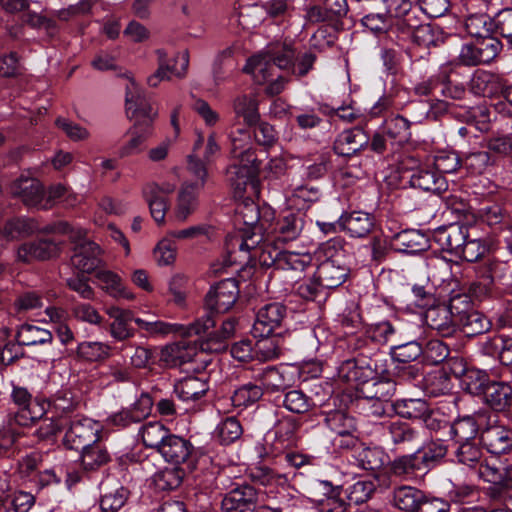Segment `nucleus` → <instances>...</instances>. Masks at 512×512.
Listing matches in <instances>:
<instances>
[{"instance_id": "1", "label": "nucleus", "mask_w": 512, "mask_h": 512, "mask_svg": "<svg viewBox=\"0 0 512 512\" xmlns=\"http://www.w3.org/2000/svg\"><path fill=\"white\" fill-rule=\"evenodd\" d=\"M259 243L260 237H255V234H235L226 238V247L232 262L249 259V251L254 250V256H258L263 266L275 267L282 251L278 246L279 242L275 240L274 243H265L258 248Z\"/></svg>"}, {"instance_id": "2", "label": "nucleus", "mask_w": 512, "mask_h": 512, "mask_svg": "<svg viewBox=\"0 0 512 512\" xmlns=\"http://www.w3.org/2000/svg\"><path fill=\"white\" fill-rule=\"evenodd\" d=\"M62 231L69 233L70 239L75 243L74 253L71 257L75 268L83 273H92L103 266L102 250L95 242L86 238V231L71 228L67 223L62 224Z\"/></svg>"}, {"instance_id": "3", "label": "nucleus", "mask_w": 512, "mask_h": 512, "mask_svg": "<svg viewBox=\"0 0 512 512\" xmlns=\"http://www.w3.org/2000/svg\"><path fill=\"white\" fill-rule=\"evenodd\" d=\"M344 479L338 464L325 463L322 466V512H345Z\"/></svg>"}, {"instance_id": "4", "label": "nucleus", "mask_w": 512, "mask_h": 512, "mask_svg": "<svg viewBox=\"0 0 512 512\" xmlns=\"http://www.w3.org/2000/svg\"><path fill=\"white\" fill-rule=\"evenodd\" d=\"M467 304V295L453 296L449 304L430 305L425 312L426 325L441 337H452L457 332L456 310Z\"/></svg>"}, {"instance_id": "5", "label": "nucleus", "mask_w": 512, "mask_h": 512, "mask_svg": "<svg viewBox=\"0 0 512 512\" xmlns=\"http://www.w3.org/2000/svg\"><path fill=\"white\" fill-rule=\"evenodd\" d=\"M406 169L403 178H408L411 187L440 194L446 192L448 183L444 176L438 174L428 165H419L410 157L403 163Z\"/></svg>"}, {"instance_id": "6", "label": "nucleus", "mask_w": 512, "mask_h": 512, "mask_svg": "<svg viewBox=\"0 0 512 512\" xmlns=\"http://www.w3.org/2000/svg\"><path fill=\"white\" fill-rule=\"evenodd\" d=\"M130 80V86L126 90V113L128 117L134 121L135 125H141L153 128V122L156 119L158 113L149 100L146 97L144 91H142L134 79L127 76Z\"/></svg>"}, {"instance_id": "7", "label": "nucleus", "mask_w": 512, "mask_h": 512, "mask_svg": "<svg viewBox=\"0 0 512 512\" xmlns=\"http://www.w3.org/2000/svg\"><path fill=\"white\" fill-rule=\"evenodd\" d=\"M502 49V43L497 38L478 39L475 42L462 45L458 62L463 66H478L494 60Z\"/></svg>"}, {"instance_id": "8", "label": "nucleus", "mask_w": 512, "mask_h": 512, "mask_svg": "<svg viewBox=\"0 0 512 512\" xmlns=\"http://www.w3.org/2000/svg\"><path fill=\"white\" fill-rule=\"evenodd\" d=\"M102 429L101 423L91 418L75 419L71 421L63 443L68 449L81 450L101 440Z\"/></svg>"}, {"instance_id": "9", "label": "nucleus", "mask_w": 512, "mask_h": 512, "mask_svg": "<svg viewBox=\"0 0 512 512\" xmlns=\"http://www.w3.org/2000/svg\"><path fill=\"white\" fill-rule=\"evenodd\" d=\"M342 404L343 401L339 394L331 395L327 401L322 403V415H325L324 422L328 428L324 435L325 440L336 434L356 431L355 419L341 408Z\"/></svg>"}, {"instance_id": "10", "label": "nucleus", "mask_w": 512, "mask_h": 512, "mask_svg": "<svg viewBox=\"0 0 512 512\" xmlns=\"http://www.w3.org/2000/svg\"><path fill=\"white\" fill-rule=\"evenodd\" d=\"M238 297V281L227 278L209 289L205 296V306L211 312L225 313L234 306Z\"/></svg>"}, {"instance_id": "11", "label": "nucleus", "mask_w": 512, "mask_h": 512, "mask_svg": "<svg viewBox=\"0 0 512 512\" xmlns=\"http://www.w3.org/2000/svg\"><path fill=\"white\" fill-rule=\"evenodd\" d=\"M378 376L377 363L372 359L352 358L338 367L337 377L344 382H354L362 387Z\"/></svg>"}, {"instance_id": "12", "label": "nucleus", "mask_w": 512, "mask_h": 512, "mask_svg": "<svg viewBox=\"0 0 512 512\" xmlns=\"http://www.w3.org/2000/svg\"><path fill=\"white\" fill-rule=\"evenodd\" d=\"M258 498L259 494L252 485L239 484L224 495L221 509L223 512H254Z\"/></svg>"}, {"instance_id": "13", "label": "nucleus", "mask_w": 512, "mask_h": 512, "mask_svg": "<svg viewBox=\"0 0 512 512\" xmlns=\"http://www.w3.org/2000/svg\"><path fill=\"white\" fill-rule=\"evenodd\" d=\"M347 11L346 0H324L322 3V38L327 46L331 47L335 43L342 27L341 18Z\"/></svg>"}, {"instance_id": "14", "label": "nucleus", "mask_w": 512, "mask_h": 512, "mask_svg": "<svg viewBox=\"0 0 512 512\" xmlns=\"http://www.w3.org/2000/svg\"><path fill=\"white\" fill-rule=\"evenodd\" d=\"M353 459L358 467L373 473L378 485H389V477L380 471L388 461V456L383 449L379 447H362L353 455Z\"/></svg>"}, {"instance_id": "15", "label": "nucleus", "mask_w": 512, "mask_h": 512, "mask_svg": "<svg viewBox=\"0 0 512 512\" xmlns=\"http://www.w3.org/2000/svg\"><path fill=\"white\" fill-rule=\"evenodd\" d=\"M286 308L279 302L265 304L256 314L253 324L254 336H269L281 327L286 317Z\"/></svg>"}, {"instance_id": "16", "label": "nucleus", "mask_w": 512, "mask_h": 512, "mask_svg": "<svg viewBox=\"0 0 512 512\" xmlns=\"http://www.w3.org/2000/svg\"><path fill=\"white\" fill-rule=\"evenodd\" d=\"M456 323L468 337L487 333L492 328L491 320L483 313L470 307V301L456 310Z\"/></svg>"}, {"instance_id": "17", "label": "nucleus", "mask_w": 512, "mask_h": 512, "mask_svg": "<svg viewBox=\"0 0 512 512\" xmlns=\"http://www.w3.org/2000/svg\"><path fill=\"white\" fill-rule=\"evenodd\" d=\"M10 190L28 207L48 208L47 204L42 205L44 188L36 178L21 175L11 184Z\"/></svg>"}, {"instance_id": "18", "label": "nucleus", "mask_w": 512, "mask_h": 512, "mask_svg": "<svg viewBox=\"0 0 512 512\" xmlns=\"http://www.w3.org/2000/svg\"><path fill=\"white\" fill-rule=\"evenodd\" d=\"M467 238L468 227L458 223L438 227L433 232V240L438 246L455 256H459Z\"/></svg>"}, {"instance_id": "19", "label": "nucleus", "mask_w": 512, "mask_h": 512, "mask_svg": "<svg viewBox=\"0 0 512 512\" xmlns=\"http://www.w3.org/2000/svg\"><path fill=\"white\" fill-rule=\"evenodd\" d=\"M480 444L491 454H507L512 450V429L503 425L488 426L481 431Z\"/></svg>"}, {"instance_id": "20", "label": "nucleus", "mask_w": 512, "mask_h": 512, "mask_svg": "<svg viewBox=\"0 0 512 512\" xmlns=\"http://www.w3.org/2000/svg\"><path fill=\"white\" fill-rule=\"evenodd\" d=\"M370 141L369 134L361 126L343 131L333 144L334 152L339 156L351 157L365 149Z\"/></svg>"}, {"instance_id": "21", "label": "nucleus", "mask_w": 512, "mask_h": 512, "mask_svg": "<svg viewBox=\"0 0 512 512\" xmlns=\"http://www.w3.org/2000/svg\"><path fill=\"white\" fill-rule=\"evenodd\" d=\"M257 170L256 159H249L242 163L234 161L227 168V179L234 190L235 197L242 198L246 187L253 186V178L256 176Z\"/></svg>"}, {"instance_id": "22", "label": "nucleus", "mask_w": 512, "mask_h": 512, "mask_svg": "<svg viewBox=\"0 0 512 512\" xmlns=\"http://www.w3.org/2000/svg\"><path fill=\"white\" fill-rule=\"evenodd\" d=\"M255 379L261 383V387L269 392H280L293 386L295 374L291 367H266L257 373Z\"/></svg>"}, {"instance_id": "23", "label": "nucleus", "mask_w": 512, "mask_h": 512, "mask_svg": "<svg viewBox=\"0 0 512 512\" xmlns=\"http://www.w3.org/2000/svg\"><path fill=\"white\" fill-rule=\"evenodd\" d=\"M481 396L483 402L497 413H505L512 407V386L508 382L491 380Z\"/></svg>"}, {"instance_id": "24", "label": "nucleus", "mask_w": 512, "mask_h": 512, "mask_svg": "<svg viewBox=\"0 0 512 512\" xmlns=\"http://www.w3.org/2000/svg\"><path fill=\"white\" fill-rule=\"evenodd\" d=\"M390 246L392 250L405 254H417L430 247L428 237L415 229H406L393 235Z\"/></svg>"}, {"instance_id": "25", "label": "nucleus", "mask_w": 512, "mask_h": 512, "mask_svg": "<svg viewBox=\"0 0 512 512\" xmlns=\"http://www.w3.org/2000/svg\"><path fill=\"white\" fill-rule=\"evenodd\" d=\"M100 508L102 512H118L127 502L130 492L114 478L101 483Z\"/></svg>"}, {"instance_id": "26", "label": "nucleus", "mask_w": 512, "mask_h": 512, "mask_svg": "<svg viewBox=\"0 0 512 512\" xmlns=\"http://www.w3.org/2000/svg\"><path fill=\"white\" fill-rule=\"evenodd\" d=\"M174 190L173 186L160 187L149 183L143 188V196L149 206L152 218L157 223H163L168 210L167 195Z\"/></svg>"}, {"instance_id": "27", "label": "nucleus", "mask_w": 512, "mask_h": 512, "mask_svg": "<svg viewBox=\"0 0 512 512\" xmlns=\"http://www.w3.org/2000/svg\"><path fill=\"white\" fill-rule=\"evenodd\" d=\"M340 219L339 225L351 237L364 238L375 228V218L367 212L353 211L346 216L341 215Z\"/></svg>"}, {"instance_id": "28", "label": "nucleus", "mask_w": 512, "mask_h": 512, "mask_svg": "<svg viewBox=\"0 0 512 512\" xmlns=\"http://www.w3.org/2000/svg\"><path fill=\"white\" fill-rule=\"evenodd\" d=\"M197 355V347L194 343L181 340L166 345L161 351V361L167 366L177 367L191 362Z\"/></svg>"}, {"instance_id": "29", "label": "nucleus", "mask_w": 512, "mask_h": 512, "mask_svg": "<svg viewBox=\"0 0 512 512\" xmlns=\"http://www.w3.org/2000/svg\"><path fill=\"white\" fill-rule=\"evenodd\" d=\"M107 315L113 319L110 324V335L118 341H125L134 336L135 331L129 323L133 318L130 310L122 309L118 306H110L106 309Z\"/></svg>"}, {"instance_id": "30", "label": "nucleus", "mask_w": 512, "mask_h": 512, "mask_svg": "<svg viewBox=\"0 0 512 512\" xmlns=\"http://www.w3.org/2000/svg\"><path fill=\"white\" fill-rule=\"evenodd\" d=\"M386 429L391 441L396 446L412 449L420 444L419 431L409 423L402 421L388 422Z\"/></svg>"}, {"instance_id": "31", "label": "nucleus", "mask_w": 512, "mask_h": 512, "mask_svg": "<svg viewBox=\"0 0 512 512\" xmlns=\"http://www.w3.org/2000/svg\"><path fill=\"white\" fill-rule=\"evenodd\" d=\"M99 286L115 299L133 300L135 295L122 283L121 277L115 272L100 267L95 271Z\"/></svg>"}, {"instance_id": "32", "label": "nucleus", "mask_w": 512, "mask_h": 512, "mask_svg": "<svg viewBox=\"0 0 512 512\" xmlns=\"http://www.w3.org/2000/svg\"><path fill=\"white\" fill-rule=\"evenodd\" d=\"M297 422L294 418L284 417L275 424L272 433L274 440L272 442L273 450L280 453L296 444Z\"/></svg>"}, {"instance_id": "33", "label": "nucleus", "mask_w": 512, "mask_h": 512, "mask_svg": "<svg viewBox=\"0 0 512 512\" xmlns=\"http://www.w3.org/2000/svg\"><path fill=\"white\" fill-rule=\"evenodd\" d=\"M191 451L192 445L187 439L170 434L158 452L167 462L178 465L188 459Z\"/></svg>"}, {"instance_id": "34", "label": "nucleus", "mask_w": 512, "mask_h": 512, "mask_svg": "<svg viewBox=\"0 0 512 512\" xmlns=\"http://www.w3.org/2000/svg\"><path fill=\"white\" fill-rule=\"evenodd\" d=\"M258 338L254 345V357L262 362L277 359L285 350V341L281 333Z\"/></svg>"}, {"instance_id": "35", "label": "nucleus", "mask_w": 512, "mask_h": 512, "mask_svg": "<svg viewBox=\"0 0 512 512\" xmlns=\"http://www.w3.org/2000/svg\"><path fill=\"white\" fill-rule=\"evenodd\" d=\"M359 394L373 401H389L396 392V382L389 378H378L371 380L362 387H357Z\"/></svg>"}, {"instance_id": "36", "label": "nucleus", "mask_w": 512, "mask_h": 512, "mask_svg": "<svg viewBox=\"0 0 512 512\" xmlns=\"http://www.w3.org/2000/svg\"><path fill=\"white\" fill-rule=\"evenodd\" d=\"M110 461L111 455L101 440L81 449L80 463L85 471H96Z\"/></svg>"}, {"instance_id": "37", "label": "nucleus", "mask_w": 512, "mask_h": 512, "mask_svg": "<svg viewBox=\"0 0 512 512\" xmlns=\"http://www.w3.org/2000/svg\"><path fill=\"white\" fill-rule=\"evenodd\" d=\"M479 428L476 419L467 415L450 422L447 436L456 444L476 440Z\"/></svg>"}, {"instance_id": "38", "label": "nucleus", "mask_w": 512, "mask_h": 512, "mask_svg": "<svg viewBox=\"0 0 512 512\" xmlns=\"http://www.w3.org/2000/svg\"><path fill=\"white\" fill-rule=\"evenodd\" d=\"M469 87L472 93L481 96H492L503 89L500 77L486 70H476Z\"/></svg>"}, {"instance_id": "39", "label": "nucleus", "mask_w": 512, "mask_h": 512, "mask_svg": "<svg viewBox=\"0 0 512 512\" xmlns=\"http://www.w3.org/2000/svg\"><path fill=\"white\" fill-rule=\"evenodd\" d=\"M276 68L267 55L262 52L248 59L244 71L251 74L258 84H263L276 76Z\"/></svg>"}, {"instance_id": "40", "label": "nucleus", "mask_w": 512, "mask_h": 512, "mask_svg": "<svg viewBox=\"0 0 512 512\" xmlns=\"http://www.w3.org/2000/svg\"><path fill=\"white\" fill-rule=\"evenodd\" d=\"M208 383L195 376L186 377L174 385V392L182 401H196L208 391Z\"/></svg>"}, {"instance_id": "41", "label": "nucleus", "mask_w": 512, "mask_h": 512, "mask_svg": "<svg viewBox=\"0 0 512 512\" xmlns=\"http://www.w3.org/2000/svg\"><path fill=\"white\" fill-rule=\"evenodd\" d=\"M16 340L19 345L23 346L51 345L53 335L47 329L32 324H23L16 333Z\"/></svg>"}, {"instance_id": "42", "label": "nucleus", "mask_w": 512, "mask_h": 512, "mask_svg": "<svg viewBox=\"0 0 512 512\" xmlns=\"http://www.w3.org/2000/svg\"><path fill=\"white\" fill-rule=\"evenodd\" d=\"M424 492L412 486H400L393 492V503L396 508L405 512H417Z\"/></svg>"}, {"instance_id": "43", "label": "nucleus", "mask_w": 512, "mask_h": 512, "mask_svg": "<svg viewBox=\"0 0 512 512\" xmlns=\"http://www.w3.org/2000/svg\"><path fill=\"white\" fill-rule=\"evenodd\" d=\"M349 273L346 261L322 260V287L334 289L342 285Z\"/></svg>"}, {"instance_id": "44", "label": "nucleus", "mask_w": 512, "mask_h": 512, "mask_svg": "<svg viewBox=\"0 0 512 512\" xmlns=\"http://www.w3.org/2000/svg\"><path fill=\"white\" fill-rule=\"evenodd\" d=\"M42 230L32 218H13L6 222L1 234L7 240H15L28 237L37 231Z\"/></svg>"}, {"instance_id": "45", "label": "nucleus", "mask_w": 512, "mask_h": 512, "mask_svg": "<svg viewBox=\"0 0 512 512\" xmlns=\"http://www.w3.org/2000/svg\"><path fill=\"white\" fill-rule=\"evenodd\" d=\"M303 228V221L298 214L290 212L278 220L275 233L276 241L286 243L295 240Z\"/></svg>"}, {"instance_id": "46", "label": "nucleus", "mask_w": 512, "mask_h": 512, "mask_svg": "<svg viewBox=\"0 0 512 512\" xmlns=\"http://www.w3.org/2000/svg\"><path fill=\"white\" fill-rule=\"evenodd\" d=\"M411 122L402 115H395L385 120L383 132L393 142L403 145L411 137Z\"/></svg>"}, {"instance_id": "47", "label": "nucleus", "mask_w": 512, "mask_h": 512, "mask_svg": "<svg viewBox=\"0 0 512 512\" xmlns=\"http://www.w3.org/2000/svg\"><path fill=\"white\" fill-rule=\"evenodd\" d=\"M267 57L278 69L295 73V51L287 44L270 45L264 51Z\"/></svg>"}, {"instance_id": "48", "label": "nucleus", "mask_w": 512, "mask_h": 512, "mask_svg": "<svg viewBox=\"0 0 512 512\" xmlns=\"http://www.w3.org/2000/svg\"><path fill=\"white\" fill-rule=\"evenodd\" d=\"M480 441L476 440L459 443L454 456L456 462L469 468H477L483 460V451Z\"/></svg>"}, {"instance_id": "49", "label": "nucleus", "mask_w": 512, "mask_h": 512, "mask_svg": "<svg viewBox=\"0 0 512 512\" xmlns=\"http://www.w3.org/2000/svg\"><path fill=\"white\" fill-rule=\"evenodd\" d=\"M412 20L410 18L397 20V26L400 29L407 27L408 32L411 34V39L416 45L426 48L435 46L436 39L433 28L429 24L415 25L412 23Z\"/></svg>"}, {"instance_id": "50", "label": "nucleus", "mask_w": 512, "mask_h": 512, "mask_svg": "<svg viewBox=\"0 0 512 512\" xmlns=\"http://www.w3.org/2000/svg\"><path fill=\"white\" fill-rule=\"evenodd\" d=\"M202 188H196L189 182H186L178 195V203L175 211V216L180 221H185L189 215L197 207V196Z\"/></svg>"}, {"instance_id": "51", "label": "nucleus", "mask_w": 512, "mask_h": 512, "mask_svg": "<svg viewBox=\"0 0 512 512\" xmlns=\"http://www.w3.org/2000/svg\"><path fill=\"white\" fill-rule=\"evenodd\" d=\"M233 110L238 117H242L244 122L249 125H256L260 120L258 111V102L252 95H240L233 101Z\"/></svg>"}, {"instance_id": "52", "label": "nucleus", "mask_w": 512, "mask_h": 512, "mask_svg": "<svg viewBox=\"0 0 512 512\" xmlns=\"http://www.w3.org/2000/svg\"><path fill=\"white\" fill-rule=\"evenodd\" d=\"M393 411L406 419H422L427 414L429 405L423 399H398L391 404Z\"/></svg>"}, {"instance_id": "53", "label": "nucleus", "mask_w": 512, "mask_h": 512, "mask_svg": "<svg viewBox=\"0 0 512 512\" xmlns=\"http://www.w3.org/2000/svg\"><path fill=\"white\" fill-rule=\"evenodd\" d=\"M490 381L486 371L471 367L460 380V386L473 396H481Z\"/></svg>"}, {"instance_id": "54", "label": "nucleus", "mask_w": 512, "mask_h": 512, "mask_svg": "<svg viewBox=\"0 0 512 512\" xmlns=\"http://www.w3.org/2000/svg\"><path fill=\"white\" fill-rule=\"evenodd\" d=\"M416 106L423 111L426 118H432L434 120L446 113L452 114L454 117L458 118L462 122H466L468 125L472 124L475 120V116H473L470 111L464 110L460 113H456L448 102L442 100L431 105L429 109L424 103H419Z\"/></svg>"}, {"instance_id": "55", "label": "nucleus", "mask_w": 512, "mask_h": 512, "mask_svg": "<svg viewBox=\"0 0 512 512\" xmlns=\"http://www.w3.org/2000/svg\"><path fill=\"white\" fill-rule=\"evenodd\" d=\"M423 353V347L417 341L392 344L389 352L392 360L398 364L415 363Z\"/></svg>"}, {"instance_id": "56", "label": "nucleus", "mask_w": 512, "mask_h": 512, "mask_svg": "<svg viewBox=\"0 0 512 512\" xmlns=\"http://www.w3.org/2000/svg\"><path fill=\"white\" fill-rule=\"evenodd\" d=\"M204 137L202 135L198 136L197 141L194 144L193 154L188 156V165L187 170L190 175L195 178L194 182H189L196 188H203L206 177H207V169L205 167V162L202 161L200 155L197 154V151L203 146Z\"/></svg>"}, {"instance_id": "57", "label": "nucleus", "mask_w": 512, "mask_h": 512, "mask_svg": "<svg viewBox=\"0 0 512 512\" xmlns=\"http://www.w3.org/2000/svg\"><path fill=\"white\" fill-rule=\"evenodd\" d=\"M496 24L487 14H474L465 20L466 31L478 39L494 38L491 36Z\"/></svg>"}, {"instance_id": "58", "label": "nucleus", "mask_w": 512, "mask_h": 512, "mask_svg": "<svg viewBox=\"0 0 512 512\" xmlns=\"http://www.w3.org/2000/svg\"><path fill=\"white\" fill-rule=\"evenodd\" d=\"M168 429L160 422H149L142 426L140 435L146 447L160 450L170 436Z\"/></svg>"}, {"instance_id": "59", "label": "nucleus", "mask_w": 512, "mask_h": 512, "mask_svg": "<svg viewBox=\"0 0 512 512\" xmlns=\"http://www.w3.org/2000/svg\"><path fill=\"white\" fill-rule=\"evenodd\" d=\"M243 434V428L236 417H227L214 430V437L223 445H229Z\"/></svg>"}, {"instance_id": "60", "label": "nucleus", "mask_w": 512, "mask_h": 512, "mask_svg": "<svg viewBox=\"0 0 512 512\" xmlns=\"http://www.w3.org/2000/svg\"><path fill=\"white\" fill-rule=\"evenodd\" d=\"M423 451L421 462L425 467L435 466L439 464L448 453V446L445 441L437 437L428 441L423 447H419Z\"/></svg>"}, {"instance_id": "61", "label": "nucleus", "mask_w": 512, "mask_h": 512, "mask_svg": "<svg viewBox=\"0 0 512 512\" xmlns=\"http://www.w3.org/2000/svg\"><path fill=\"white\" fill-rule=\"evenodd\" d=\"M262 396L263 388L260 385L247 383L234 391L231 401L234 407L245 408L255 404Z\"/></svg>"}, {"instance_id": "62", "label": "nucleus", "mask_w": 512, "mask_h": 512, "mask_svg": "<svg viewBox=\"0 0 512 512\" xmlns=\"http://www.w3.org/2000/svg\"><path fill=\"white\" fill-rule=\"evenodd\" d=\"M420 448H417L416 452L409 455H404L396 458L390 466L391 472L396 476H411L416 471L421 470V459L419 453Z\"/></svg>"}, {"instance_id": "63", "label": "nucleus", "mask_w": 512, "mask_h": 512, "mask_svg": "<svg viewBox=\"0 0 512 512\" xmlns=\"http://www.w3.org/2000/svg\"><path fill=\"white\" fill-rule=\"evenodd\" d=\"M110 350V346L106 343L85 341L78 345L76 352L79 358L89 362H96L108 358Z\"/></svg>"}, {"instance_id": "64", "label": "nucleus", "mask_w": 512, "mask_h": 512, "mask_svg": "<svg viewBox=\"0 0 512 512\" xmlns=\"http://www.w3.org/2000/svg\"><path fill=\"white\" fill-rule=\"evenodd\" d=\"M153 128L133 125L131 139L119 149L120 157H127L140 152L142 145L152 135Z\"/></svg>"}]
</instances>
